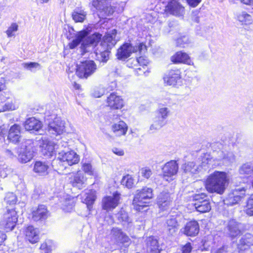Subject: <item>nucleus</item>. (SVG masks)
Instances as JSON below:
<instances>
[{"instance_id":"f257e3e1","label":"nucleus","mask_w":253,"mask_h":253,"mask_svg":"<svg viewBox=\"0 0 253 253\" xmlns=\"http://www.w3.org/2000/svg\"><path fill=\"white\" fill-rule=\"evenodd\" d=\"M229 183V178L225 172L215 171L206 181V188L210 193L222 194Z\"/></svg>"},{"instance_id":"f03ea898","label":"nucleus","mask_w":253,"mask_h":253,"mask_svg":"<svg viewBox=\"0 0 253 253\" xmlns=\"http://www.w3.org/2000/svg\"><path fill=\"white\" fill-rule=\"evenodd\" d=\"M153 197V191L150 188L145 187L140 190H137L132 202L134 209L138 211H146L144 210L147 207L146 204L148 203Z\"/></svg>"},{"instance_id":"7ed1b4c3","label":"nucleus","mask_w":253,"mask_h":253,"mask_svg":"<svg viewBox=\"0 0 253 253\" xmlns=\"http://www.w3.org/2000/svg\"><path fill=\"white\" fill-rule=\"evenodd\" d=\"M34 141L28 139L22 144L18 150V159L22 163L30 161L34 157Z\"/></svg>"},{"instance_id":"20e7f679","label":"nucleus","mask_w":253,"mask_h":253,"mask_svg":"<svg viewBox=\"0 0 253 253\" xmlns=\"http://www.w3.org/2000/svg\"><path fill=\"white\" fill-rule=\"evenodd\" d=\"M96 69V65L93 61H85L77 66L76 74L80 78H87L93 74Z\"/></svg>"},{"instance_id":"39448f33","label":"nucleus","mask_w":253,"mask_h":253,"mask_svg":"<svg viewBox=\"0 0 253 253\" xmlns=\"http://www.w3.org/2000/svg\"><path fill=\"white\" fill-rule=\"evenodd\" d=\"M17 221L16 211L13 209L8 210L7 212L3 214L0 224L6 231H9L14 228Z\"/></svg>"},{"instance_id":"423d86ee","label":"nucleus","mask_w":253,"mask_h":253,"mask_svg":"<svg viewBox=\"0 0 253 253\" xmlns=\"http://www.w3.org/2000/svg\"><path fill=\"white\" fill-rule=\"evenodd\" d=\"M167 13L178 17H183L185 14V7L180 1L177 0H169L165 7Z\"/></svg>"},{"instance_id":"0eeeda50","label":"nucleus","mask_w":253,"mask_h":253,"mask_svg":"<svg viewBox=\"0 0 253 253\" xmlns=\"http://www.w3.org/2000/svg\"><path fill=\"white\" fill-rule=\"evenodd\" d=\"M58 159L62 165L72 166L78 164L80 161L79 156L74 151L65 152L61 151L58 153Z\"/></svg>"},{"instance_id":"6e6552de","label":"nucleus","mask_w":253,"mask_h":253,"mask_svg":"<svg viewBox=\"0 0 253 253\" xmlns=\"http://www.w3.org/2000/svg\"><path fill=\"white\" fill-rule=\"evenodd\" d=\"M101 34L96 33L85 39L81 46L82 54L92 51L94 46L101 40Z\"/></svg>"},{"instance_id":"1a4fd4ad","label":"nucleus","mask_w":253,"mask_h":253,"mask_svg":"<svg viewBox=\"0 0 253 253\" xmlns=\"http://www.w3.org/2000/svg\"><path fill=\"white\" fill-rule=\"evenodd\" d=\"M178 169V166L175 161L167 162L162 168L163 177L169 182L173 180Z\"/></svg>"},{"instance_id":"9d476101","label":"nucleus","mask_w":253,"mask_h":253,"mask_svg":"<svg viewBox=\"0 0 253 253\" xmlns=\"http://www.w3.org/2000/svg\"><path fill=\"white\" fill-rule=\"evenodd\" d=\"M92 5L102 16H109L114 12L110 0H93Z\"/></svg>"},{"instance_id":"9b49d317","label":"nucleus","mask_w":253,"mask_h":253,"mask_svg":"<svg viewBox=\"0 0 253 253\" xmlns=\"http://www.w3.org/2000/svg\"><path fill=\"white\" fill-rule=\"evenodd\" d=\"M164 80L169 85H180L182 83L180 71L179 69L170 70L164 77Z\"/></svg>"},{"instance_id":"f8f14e48","label":"nucleus","mask_w":253,"mask_h":253,"mask_svg":"<svg viewBox=\"0 0 253 253\" xmlns=\"http://www.w3.org/2000/svg\"><path fill=\"white\" fill-rule=\"evenodd\" d=\"M204 195H196L195 197V202L193 204L197 211L200 212H207L211 209L210 202Z\"/></svg>"},{"instance_id":"ddd939ff","label":"nucleus","mask_w":253,"mask_h":253,"mask_svg":"<svg viewBox=\"0 0 253 253\" xmlns=\"http://www.w3.org/2000/svg\"><path fill=\"white\" fill-rule=\"evenodd\" d=\"M246 189L238 188L230 193L224 201L226 204L233 206L238 204L245 197Z\"/></svg>"},{"instance_id":"4468645a","label":"nucleus","mask_w":253,"mask_h":253,"mask_svg":"<svg viewBox=\"0 0 253 253\" xmlns=\"http://www.w3.org/2000/svg\"><path fill=\"white\" fill-rule=\"evenodd\" d=\"M120 195L118 192L112 195L106 196L102 199V208L104 210L112 211L119 204Z\"/></svg>"},{"instance_id":"2eb2a0df","label":"nucleus","mask_w":253,"mask_h":253,"mask_svg":"<svg viewBox=\"0 0 253 253\" xmlns=\"http://www.w3.org/2000/svg\"><path fill=\"white\" fill-rule=\"evenodd\" d=\"M69 181L73 187L81 189L85 186L86 178L82 172L78 171L70 174Z\"/></svg>"},{"instance_id":"dca6fc26","label":"nucleus","mask_w":253,"mask_h":253,"mask_svg":"<svg viewBox=\"0 0 253 253\" xmlns=\"http://www.w3.org/2000/svg\"><path fill=\"white\" fill-rule=\"evenodd\" d=\"M202 165L199 164H196L195 162H190L185 164L183 166V169L186 173L191 174H196L199 172L203 167H205L209 163V161L207 158H203L202 159Z\"/></svg>"},{"instance_id":"f3484780","label":"nucleus","mask_w":253,"mask_h":253,"mask_svg":"<svg viewBox=\"0 0 253 253\" xmlns=\"http://www.w3.org/2000/svg\"><path fill=\"white\" fill-rule=\"evenodd\" d=\"M39 145L42 154L47 157L52 156L55 149L58 148V146L53 141L47 139L40 140Z\"/></svg>"},{"instance_id":"a211bd4d","label":"nucleus","mask_w":253,"mask_h":253,"mask_svg":"<svg viewBox=\"0 0 253 253\" xmlns=\"http://www.w3.org/2000/svg\"><path fill=\"white\" fill-rule=\"evenodd\" d=\"M117 34V30L113 29L108 32L103 37V41L101 42L100 46L111 49L117 43L116 36Z\"/></svg>"},{"instance_id":"6ab92c4d","label":"nucleus","mask_w":253,"mask_h":253,"mask_svg":"<svg viewBox=\"0 0 253 253\" xmlns=\"http://www.w3.org/2000/svg\"><path fill=\"white\" fill-rule=\"evenodd\" d=\"M65 129V123L60 118H55L53 122L49 123L48 130L53 134H60Z\"/></svg>"},{"instance_id":"aec40b11","label":"nucleus","mask_w":253,"mask_h":253,"mask_svg":"<svg viewBox=\"0 0 253 253\" xmlns=\"http://www.w3.org/2000/svg\"><path fill=\"white\" fill-rule=\"evenodd\" d=\"M107 105L112 109H121L124 106V100L116 93H112L106 100Z\"/></svg>"},{"instance_id":"412c9836","label":"nucleus","mask_w":253,"mask_h":253,"mask_svg":"<svg viewBox=\"0 0 253 253\" xmlns=\"http://www.w3.org/2000/svg\"><path fill=\"white\" fill-rule=\"evenodd\" d=\"M171 195L168 192L161 193L157 198V204L159 209L162 211L166 210L169 208L172 202Z\"/></svg>"},{"instance_id":"4be33fe9","label":"nucleus","mask_w":253,"mask_h":253,"mask_svg":"<svg viewBox=\"0 0 253 253\" xmlns=\"http://www.w3.org/2000/svg\"><path fill=\"white\" fill-rule=\"evenodd\" d=\"M181 232L187 236H195L199 232V225L195 220L190 221L186 223Z\"/></svg>"},{"instance_id":"5701e85b","label":"nucleus","mask_w":253,"mask_h":253,"mask_svg":"<svg viewBox=\"0 0 253 253\" xmlns=\"http://www.w3.org/2000/svg\"><path fill=\"white\" fill-rule=\"evenodd\" d=\"M136 49L129 43H125L118 49L117 56L119 59L125 60L129 57L132 52H134Z\"/></svg>"},{"instance_id":"b1692460","label":"nucleus","mask_w":253,"mask_h":253,"mask_svg":"<svg viewBox=\"0 0 253 253\" xmlns=\"http://www.w3.org/2000/svg\"><path fill=\"white\" fill-rule=\"evenodd\" d=\"M50 215L49 211L43 205H41L32 212V219L35 221H44Z\"/></svg>"},{"instance_id":"393cba45","label":"nucleus","mask_w":253,"mask_h":253,"mask_svg":"<svg viewBox=\"0 0 253 253\" xmlns=\"http://www.w3.org/2000/svg\"><path fill=\"white\" fill-rule=\"evenodd\" d=\"M241 224L234 219L230 220L226 226L227 233L232 237H235L241 234Z\"/></svg>"},{"instance_id":"a878e982","label":"nucleus","mask_w":253,"mask_h":253,"mask_svg":"<svg viewBox=\"0 0 253 253\" xmlns=\"http://www.w3.org/2000/svg\"><path fill=\"white\" fill-rule=\"evenodd\" d=\"M25 238L30 243L35 244L39 240V231L33 226H29L25 229Z\"/></svg>"},{"instance_id":"bb28decb","label":"nucleus","mask_w":253,"mask_h":253,"mask_svg":"<svg viewBox=\"0 0 253 253\" xmlns=\"http://www.w3.org/2000/svg\"><path fill=\"white\" fill-rule=\"evenodd\" d=\"M91 31V27L88 26L85 30H83L79 32L76 36L75 39H74L71 42L69 43L70 48L74 49L77 47L80 42H83V39L85 38Z\"/></svg>"},{"instance_id":"cd10ccee","label":"nucleus","mask_w":253,"mask_h":253,"mask_svg":"<svg viewBox=\"0 0 253 253\" xmlns=\"http://www.w3.org/2000/svg\"><path fill=\"white\" fill-rule=\"evenodd\" d=\"M111 130L116 136H121L126 134L127 126L125 122L119 121L117 123H113L111 126Z\"/></svg>"},{"instance_id":"c85d7f7f","label":"nucleus","mask_w":253,"mask_h":253,"mask_svg":"<svg viewBox=\"0 0 253 253\" xmlns=\"http://www.w3.org/2000/svg\"><path fill=\"white\" fill-rule=\"evenodd\" d=\"M21 138V127L19 125L14 124L12 126L9 130L8 135V139L14 143L19 142Z\"/></svg>"},{"instance_id":"c756f323","label":"nucleus","mask_w":253,"mask_h":253,"mask_svg":"<svg viewBox=\"0 0 253 253\" xmlns=\"http://www.w3.org/2000/svg\"><path fill=\"white\" fill-rule=\"evenodd\" d=\"M24 125L26 130L33 132L39 130L42 127V123L34 117L28 119Z\"/></svg>"},{"instance_id":"7c9ffc66","label":"nucleus","mask_w":253,"mask_h":253,"mask_svg":"<svg viewBox=\"0 0 253 253\" xmlns=\"http://www.w3.org/2000/svg\"><path fill=\"white\" fill-rule=\"evenodd\" d=\"M146 249L150 253H160V249L157 239L153 236L147 238L146 241Z\"/></svg>"},{"instance_id":"2f4dec72","label":"nucleus","mask_w":253,"mask_h":253,"mask_svg":"<svg viewBox=\"0 0 253 253\" xmlns=\"http://www.w3.org/2000/svg\"><path fill=\"white\" fill-rule=\"evenodd\" d=\"M217 154L218 156L215 159L219 162V164H227L234 161L235 156L231 152L220 151Z\"/></svg>"},{"instance_id":"473e14b6","label":"nucleus","mask_w":253,"mask_h":253,"mask_svg":"<svg viewBox=\"0 0 253 253\" xmlns=\"http://www.w3.org/2000/svg\"><path fill=\"white\" fill-rule=\"evenodd\" d=\"M171 60L173 63H183L188 65L191 64V61L189 55L181 51L177 52L174 55L171 56Z\"/></svg>"},{"instance_id":"72a5a7b5","label":"nucleus","mask_w":253,"mask_h":253,"mask_svg":"<svg viewBox=\"0 0 253 253\" xmlns=\"http://www.w3.org/2000/svg\"><path fill=\"white\" fill-rule=\"evenodd\" d=\"M251 246H253V235L247 233L240 239L238 246L240 250H245Z\"/></svg>"},{"instance_id":"f704fd0d","label":"nucleus","mask_w":253,"mask_h":253,"mask_svg":"<svg viewBox=\"0 0 253 253\" xmlns=\"http://www.w3.org/2000/svg\"><path fill=\"white\" fill-rule=\"evenodd\" d=\"M49 166L45 162L37 161L35 163L33 170L41 175H46L48 173Z\"/></svg>"},{"instance_id":"c9c22d12","label":"nucleus","mask_w":253,"mask_h":253,"mask_svg":"<svg viewBox=\"0 0 253 253\" xmlns=\"http://www.w3.org/2000/svg\"><path fill=\"white\" fill-rule=\"evenodd\" d=\"M179 217L174 215L170 216L167 220L168 229L170 234L172 235L177 230L179 226L178 221Z\"/></svg>"},{"instance_id":"e433bc0d","label":"nucleus","mask_w":253,"mask_h":253,"mask_svg":"<svg viewBox=\"0 0 253 253\" xmlns=\"http://www.w3.org/2000/svg\"><path fill=\"white\" fill-rule=\"evenodd\" d=\"M95 200V191L92 190H89L85 192L82 197V201L85 203L88 209L90 210L92 205Z\"/></svg>"},{"instance_id":"4c0bfd02","label":"nucleus","mask_w":253,"mask_h":253,"mask_svg":"<svg viewBox=\"0 0 253 253\" xmlns=\"http://www.w3.org/2000/svg\"><path fill=\"white\" fill-rule=\"evenodd\" d=\"M237 19L242 25H249L253 23V16L246 11L238 13Z\"/></svg>"},{"instance_id":"58836bf2","label":"nucleus","mask_w":253,"mask_h":253,"mask_svg":"<svg viewBox=\"0 0 253 253\" xmlns=\"http://www.w3.org/2000/svg\"><path fill=\"white\" fill-rule=\"evenodd\" d=\"M86 12L81 8H76L72 14L73 19L75 22H83L86 19Z\"/></svg>"},{"instance_id":"ea45409f","label":"nucleus","mask_w":253,"mask_h":253,"mask_svg":"<svg viewBox=\"0 0 253 253\" xmlns=\"http://www.w3.org/2000/svg\"><path fill=\"white\" fill-rule=\"evenodd\" d=\"M99 47L100 49H98L95 52L96 58L100 62H106L109 59L110 49L101 48L100 46Z\"/></svg>"},{"instance_id":"a19ab883","label":"nucleus","mask_w":253,"mask_h":253,"mask_svg":"<svg viewBox=\"0 0 253 253\" xmlns=\"http://www.w3.org/2000/svg\"><path fill=\"white\" fill-rule=\"evenodd\" d=\"M166 122L156 116L153 119L152 124L150 126L149 130L152 132H154L157 130L160 129L162 127L165 126Z\"/></svg>"},{"instance_id":"79ce46f5","label":"nucleus","mask_w":253,"mask_h":253,"mask_svg":"<svg viewBox=\"0 0 253 253\" xmlns=\"http://www.w3.org/2000/svg\"><path fill=\"white\" fill-rule=\"evenodd\" d=\"M18 107L14 99H12L10 102H6L3 105L0 106V112L9 111L16 110Z\"/></svg>"},{"instance_id":"37998d69","label":"nucleus","mask_w":253,"mask_h":253,"mask_svg":"<svg viewBox=\"0 0 253 253\" xmlns=\"http://www.w3.org/2000/svg\"><path fill=\"white\" fill-rule=\"evenodd\" d=\"M245 211L247 215L253 216V194L247 199Z\"/></svg>"},{"instance_id":"c03bdc74","label":"nucleus","mask_w":253,"mask_h":253,"mask_svg":"<svg viewBox=\"0 0 253 253\" xmlns=\"http://www.w3.org/2000/svg\"><path fill=\"white\" fill-rule=\"evenodd\" d=\"M239 173L243 175H251L253 174V168L250 164H244L240 168Z\"/></svg>"},{"instance_id":"a18cd8bd","label":"nucleus","mask_w":253,"mask_h":253,"mask_svg":"<svg viewBox=\"0 0 253 253\" xmlns=\"http://www.w3.org/2000/svg\"><path fill=\"white\" fill-rule=\"evenodd\" d=\"M121 184L127 188H131L134 185V179L131 175L127 174L123 177Z\"/></svg>"},{"instance_id":"49530a36","label":"nucleus","mask_w":253,"mask_h":253,"mask_svg":"<svg viewBox=\"0 0 253 253\" xmlns=\"http://www.w3.org/2000/svg\"><path fill=\"white\" fill-rule=\"evenodd\" d=\"M117 217L118 220L122 222L129 224L131 223V220L129 219L127 212L124 210H121L117 214Z\"/></svg>"},{"instance_id":"de8ad7c7","label":"nucleus","mask_w":253,"mask_h":253,"mask_svg":"<svg viewBox=\"0 0 253 253\" xmlns=\"http://www.w3.org/2000/svg\"><path fill=\"white\" fill-rule=\"evenodd\" d=\"M169 113V109L167 107H162L159 108L157 111V115L158 117L165 121V120L168 117Z\"/></svg>"},{"instance_id":"09e8293b","label":"nucleus","mask_w":253,"mask_h":253,"mask_svg":"<svg viewBox=\"0 0 253 253\" xmlns=\"http://www.w3.org/2000/svg\"><path fill=\"white\" fill-rule=\"evenodd\" d=\"M191 41L188 37L183 36L178 38L175 41V43L177 46L184 47L185 45L188 44Z\"/></svg>"},{"instance_id":"8fccbe9b","label":"nucleus","mask_w":253,"mask_h":253,"mask_svg":"<svg viewBox=\"0 0 253 253\" xmlns=\"http://www.w3.org/2000/svg\"><path fill=\"white\" fill-rule=\"evenodd\" d=\"M18 25L16 23H12L6 31L7 37L10 38L14 36L15 33L18 30Z\"/></svg>"},{"instance_id":"3c124183","label":"nucleus","mask_w":253,"mask_h":253,"mask_svg":"<svg viewBox=\"0 0 253 253\" xmlns=\"http://www.w3.org/2000/svg\"><path fill=\"white\" fill-rule=\"evenodd\" d=\"M111 233L114 237L120 242L122 240V238H123L124 236L126 235V234L117 228H113Z\"/></svg>"},{"instance_id":"603ef678","label":"nucleus","mask_w":253,"mask_h":253,"mask_svg":"<svg viewBox=\"0 0 253 253\" xmlns=\"http://www.w3.org/2000/svg\"><path fill=\"white\" fill-rule=\"evenodd\" d=\"M23 67L31 71H34V69H40L41 65L37 62L24 63L22 64Z\"/></svg>"},{"instance_id":"864d4df0","label":"nucleus","mask_w":253,"mask_h":253,"mask_svg":"<svg viewBox=\"0 0 253 253\" xmlns=\"http://www.w3.org/2000/svg\"><path fill=\"white\" fill-rule=\"evenodd\" d=\"M0 100L2 102H6L8 99H13V96L11 92L9 90L2 91L0 94Z\"/></svg>"},{"instance_id":"5fc2aeb1","label":"nucleus","mask_w":253,"mask_h":253,"mask_svg":"<svg viewBox=\"0 0 253 253\" xmlns=\"http://www.w3.org/2000/svg\"><path fill=\"white\" fill-rule=\"evenodd\" d=\"M82 169L88 175H93L94 174V169L89 163L83 164Z\"/></svg>"},{"instance_id":"6e6d98bb","label":"nucleus","mask_w":253,"mask_h":253,"mask_svg":"<svg viewBox=\"0 0 253 253\" xmlns=\"http://www.w3.org/2000/svg\"><path fill=\"white\" fill-rule=\"evenodd\" d=\"M132 61L135 65H138V66H146L148 63L147 59L142 56L134 59Z\"/></svg>"},{"instance_id":"4d7b16f0","label":"nucleus","mask_w":253,"mask_h":253,"mask_svg":"<svg viewBox=\"0 0 253 253\" xmlns=\"http://www.w3.org/2000/svg\"><path fill=\"white\" fill-rule=\"evenodd\" d=\"M4 201L9 205L14 204L16 202V196L13 193H8L6 194Z\"/></svg>"},{"instance_id":"13d9d810","label":"nucleus","mask_w":253,"mask_h":253,"mask_svg":"<svg viewBox=\"0 0 253 253\" xmlns=\"http://www.w3.org/2000/svg\"><path fill=\"white\" fill-rule=\"evenodd\" d=\"M141 176L146 179H148L152 174V170L148 167L142 168L140 170Z\"/></svg>"},{"instance_id":"bf43d9fd","label":"nucleus","mask_w":253,"mask_h":253,"mask_svg":"<svg viewBox=\"0 0 253 253\" xmlns=\"http://www.w3.org/2000/svg\"><path fill=\"white\" fill-rule=\"evenodd\" d=\"M40 249L42 251V253H49L51 250V246L48 245L47 243L46 242L41 245Z\"/></svg>"},{"instance_id":"052dcab7","label":"nucleus","mask_w":253,"mask_h":253,"mask_svg":"<svg viewBox=\"0 0 253 253\" xmlns=\"http://www.w3.org/2000/svg\"><path fill=\"white\" fill-rule=\"evenodd\" d=\"M73 202L71 201L66 202L63 207V210L66 212H70L73 209Z\"/></svg>"},{"instance_id":"680f3d73","label":"nucleus","mask_w":253,"mask_h":253,"mask_svg":"<svg viewBox=\"0 0 253 253\" xmlns=\"http://www.w3.org/2000/svg\"><path fill=\"white\" fill-rule=\"evenodd\" d=\"M211 253H228V247L226 246H223L218 249H214L212 250Z\"/></svg>"},{"instance_id":"e2e57ef3","label":"nucleus","mask_w":253,"mask_h":253,"mask_svg":"<svg viewBox=\"0 0 253 253\" xmlns=\"http://www.w3.org/2000/svg\"><path fill=\"white\" fill-rule=\"evenodd\" d=\"M192 249V246L190 243H186L182 248V253H190Z\"/></svg>"},{"instance_id":"0e129e2a","label":"nucleus","mask_w":253,"mask_h":253,"mask_svg":"<svg viewBox=\"0 0 253 253\" xmlns=\"http://www.w3.org/2000/svg\"><path fill=\"white\" fill-rule=\"evenodd\" d=\"M134 59H130L127 61V66L129 68H132L135 70H141V68L138 65H135L134 62L132 61Z\"/></svg>"},{"instance_id":"69168bd1","label":"nucleus","mask_w":253,"mask_h":253,"mask_svg":"<svg viewBox=\"0 0 253 253\" xmlns=\"http://www.w3.org/2000/svg\"><path fill=\"white\" fill-rule=\"evenodd\" d=\"M133 48L136 49L134 52L138 51H139L140 52H141L142 51L146 50V46L142 43H139L138 46H133Z\"/></svg>"},{"instance_id":"338daca9","label":"nucleus","mask_w":253,"mask_h":253,"mask_svg":"<svg viewBox=\"0 0 253 253\" xmlns=\"http://www.w3.org/2000/svg\"><path fill=\"white\" fill-rule=\"evenodd\" d=\"M188 4L191 7H196L202 1V0H186Z\"/></svg>"},{"instance_id":"774afa93","label":"nucleus","mask_w":253,"mask_h":253,"mask_svg":"<svg viewBox=\"0 0 253 253\" xmlns=\"http://www.w3.org/2000/svg\"><path fill=\"white\" fill-rule=\"evenodd\" d=\"M199 14V11L198 10L194 11L192 13V19L193 21L196 23L199 22V17L198 16Z\"/></svg>"}]
</instances>
